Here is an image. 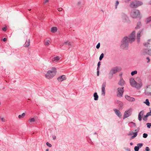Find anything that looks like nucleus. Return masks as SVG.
Instances as JSON below:
<instances>
[{"mask_svg":"<svg viewBox=\"0 0 151 151\" xmlns=\"http://www.w3.org/2000/svg\"><path fill=\"white\" fill-rule=\"evenodd\" d=\"M135 31H133L129 36V37L126 36L123 38L121 41V47L125 48H128L129 45V40L130 43H132L135 39Z\"/></svg>","mask_w":151,"mask_h":151,"instance_id":"f257e3e1","label":"nucleus"},{"mask_svg":"<svg viewBox=\"0 0 151 151\" xmlns=\"http://www.w3.org/2000/svg\"><path fill=\"white\" fill-rule=\"evenodd\" d=\"M121 68L119 66H116L110 70L108 74V78L109 79H111L114 74L120 71L121 70Z\"/></svg>","mask_w":151,"mask_h":151,"instance_id":"f03ea898","label":"nucleus"},{"mask_svg":"<svg viewBox=\"0 0 151 151\" xmlns=\"http://www.w3.org/2000/svg\"><path fill=\"white\" fill-rule=\"evenodd\" d=\"M57 72L56 69L55 67H52L51 70H49L45 75L46 78L48 79L53 78Z\"/></svg>","mask_w":151,"mask_h":151,"instance_id":"7ed1b4c3","label":"nucleus"},{"mask_svg":"<svg viewBox=\"0 0 151 151\" xmlns=\"http://www.w3.org/2000/svg\"><path fill=\"white\" fill-rule=\"evenodd\" d=\"M129 82L131 86L137 89H139L142 86V84L141 81L139 83H137L135 81L133 78H131L130 79Z\"/></svg>","mask_w":151,"mask_h":151,"instance_id":"20e7f679","label":"nucleus"},{"mask_svg":"<svg viewBox=\"0 0 151 151\" xmlns=\"http://www.w3.org/2000/svg\"><path fill=\"white\" fill-rule=\"evenodd\" d=\"M143 2L140 1L134 0L131 2L130 6L132 8H136L143 4Z\"/></svg>","mask_w":151,"mask_h":151,"instance_id":"39448f33","label":"nucleus"},{"mask_svg":"<svg viewBox=\"0 0 151 151\" xmlns=\"http://www.w3.org/2000/svg\"><path fill=\"white\" fill-rule=\"evenodd\" d=\"M140 15V12L139 10L134 9L131 10L130 15L131 17L134 18H136L139 17Z\"/></svg>","mask_w":151,"mask_h":151,"instance_id":"423d86ee","label":"nucleus"},{"mask_svg":"<svg viewBox=\"0 0 151 151\" xmlns=\"http://www.w3.org/2000/svg\"><path fill=\"white\" fill-rule=\"evenodd\" d=\"M124 87L119 88H117V96L119 97H122L123 93L124 92Z\"/></svg>","mask_w":151,"mask_h":151,"instance_id":"0eeeda50","label":"nucleus"},{"mask_svg":"<svg viewBox=\"0 0 151 151\" xmlns=\"http://www.w3.org/2000/svg\"><path fill=\"white\" fill-rule=\"evenodd\" d=\"M132 111L131 109L125 111L124 113L123 119H124L130 116L132 114Z\"/></svg>","mask_w":151,"mask_h":151,"instance_id":"6e6552de","label":"nucleus"},{"mask_svg":"<svg viewBox=\"0 0 151 151\" xmlns=\"http://www.w3.org/2000/svg\"><path fill=\"white\" fill-rule=\"evenodd\" d=\"M150 85L147 86L145 90V94L147 96H151V87H150Z\"/></svg>","mask_w":151,"mask_h":151,"instance_id":"1a4fd4ad","label":"nucleus"},{"mask_svg":"<svg viewBox=\"0 0 151 151\" xmlns=\"http://www.w3.org/2000/svg\"><path fill=\"white\" fill-rule=\"evenodd\" d=\"M121 17L123 21L125 22H126L129 19L127 15L125 13H122L121 14Z\"/></svg>","mask_w":151,"mask_h":151,"instance_id":"9d476101","label":"nucleus"},{"mask_svg":"<svg viewBox=\"0 0 151 151\" xmlns=\"http://www.w3.org/2000/svg\"><path fill=\"white\" fill-rule=\"evenodd\" d=\"M106 86V83L104 82L103 83L101 87L102 92L101 94L102 95L104 96L105 95V87Z\"/></svg>","mask_w":151,"mask_h":151,"instance_id":"9b49d317","label":"nucleus"},{"mask_svg":"<svg viewBox=\"0 0 151 151\" xmlns=\"http://www.w3.org/2000/svg\"><path fill=\"white\" fill-rule=\"evenodd\" d=\"M144 114V111L143 110L140 111L138 115V119L140 121L142 120Z\"/></svg>","mask_w":151,"mask_h":151,"instance_id":"f8f14e48","label":"nucleus"},{"mask_svg":"<svg viewBox=\"0 0 151 151\" xmlns=\"http://www.w3.org/2000/svg\"><path fill=\"white\" fill-rule=\"evenodd\" d=\"M143 29L139 31L137 33V40L138 42L140 41V37L141 36V33L142 32Z\"/></svg>","mask_w":151,"mask_h":151,"instance_id":"ddd939ff","label":"nucleus"},{"mask_svg":"<svg viewBox=\"0 0 151 151\" xmlns=\"http://www.w3.org/2000/svg\"><path fill=\"white\" fill-rule=\"evenodd\" d=\"M66 79L65 76L63 75L60 76L58 77L57 78L59 82H61L64 80H65Z\"/></svg>","mask_w":151,"mask_h":151,"instance_id":"4468645a","label":"nucleus"},{"mask_svg":"<svg viewBox=\"0 0 151 151\" xmlns=\"http://www.w3.org/2000/svg\"><path fill=\"white\" fill-rule=\"evenodd\" d=\"M125 98L127 100L130 101H133L135 100V99L132 97H130L128 95H126Z\"/></svg>","mask_w":151,"mask_h":151,"instance_id":"2eb2a0df","label":"nucleus"},{"mask_svg":"<svg viewBox=\"0 0 151 151\" xmlns=\"http://www.w3.org/2000/svg\"><path fill=\"white\" fill-rule=\"evenodd\" d=\"M116 103L118 105L119 109H122L123 106V103L122 101H117Z\"/></svg>","mask_w":151,"mask_h":151,"instance_id":"dca6fc26","label":"nucleus"},{"mask_svg":"<svg viewBox=\"0 0 151 151\" xmlns=\"http://www.w3.org/2000/svg\"><path fill=\"white\" fill-rule=\"evenodd\" d=\"M113 110L115 112L116 114L120 118L121 117L122 115L120 111L116 109H114Z\"/></svg>","mask_w":151,"mask_h":151,"instance_id":"f3484780","label":"nucleus"},{"mask_svg":"<svg viewBox=\"0 0 151 151\" xmlns=\"http://www.w3.org/2000/svg\"><path fill=\"white\" fill-rule=\"evenodd\" d=\"M72 42H65L63 43H62L61 45H60V47L61 48L64 45H67L68 44V45L70 46L72 44Z\"/></svg>","mask_w":151,"mask_h":151,"instance_id":"a211bd4d","label":"nucleus"},{"mask_svg":"<svg viewBox=\"0 0 151 151\" xmlns=\"http://www.w3.org/2000/svg\"><path fill=\"white\" fill-rule=\"evenodd\" d=\"M143 52H144L146 54H147L150 55L151 56V50H148L147 49H145L143 50Z\"/></svg>","mask_w":151,"mask_h":151,"instance_id":"6ab92c4d","label":"nucleus"},{"mask_svg":"<svg viewBox=\"0 0 151 151\" xmlns=\"http://www.w3.org/2000/svg\"><path fill=\"white\" fill-rule=\"evenodd\" d=\"M30 40L29 39L27 40L25 43L24 45V47H28L30 45Z\"/></svg>","mask_w":151,"mask_h":151,"instance_id":"aec40b11","label":"nucleus"},{"mask_svg":"<svg viewBox=\"0 0 151 151\" xmlns=\"http://www.w3.org/2000/svg\"><path fill=\"white\" fill-rule=\"evenodd\" d=\"M60 58L58 56H56L54 58H53L52 59V61L54 63L57 62L59 60Z\"/></svg>","mask_w":151,"mask_h":151,"instance_id":"412c9836","label":"nucleus"},{"mask_svg":"<svg viewBox=\"0 0 151 151\" xmlns=\"http://www.w3.org/2000/svg\"><path fill=\"white\" fill-rule=\"evenodd\" d=\"M101 65V62L99 61L98 62V64H97V76H99V69L100 68V65Z\"/></svg>","mask_w":151,"mask_h":151,"instance_id":"4be33fe9","label":"nucleus"},{"mask_svg":"<svg viewBox=\"0 0 151 151\" xmlns=\"http://www.w3.org/2000/svg\"><path fill=\"white\" fill-rule=\"evenodd\" d=\"M125 83V82L124 80L122 78L121 79L119 82L118 84L121 86H123Z\"/></svg>","mask_w":151,"mask_h":151,"instance_id":"5701e85b","label":"nucleus"},{"mask_svg":"<svg viewBox=\"0 0 151 151\" xmlns=\"http://www.w3.org/2000/svg\"><path fill=\"white\" fill-rule=\"evenodd\" d=\"M141 24L140 21H139L137 24V26L135 28L136 29H139L141 26Z\"/></svg>","mask_w":151,"mask_h":151,"instance_id":"b1692460","label":"nucleus"},{"mask_svg":"<svg viewBox=\"0 0 151 151\" xmlns=\"http://www.w3.org/2000/svg\"><path fill=\"white\" fill-rule=\"evenodd\" d=\"M93 97H94V100L95 101H97L98 100L99 98V96L97 95L96 92H95L93 94Z\"/></svg>","mask_w":151,"mask_h":151,"instance_id":"393cba45","label":"nucleus"},{"mask_svg":"<svg viewBox=\"0 0 151 151\" xmlns=\"http://www.w3.org/2000/svg\"><path fill=\"white\" fill-rule=\"evenodd\" d=\"M150 21H151V16H150L146 19V20L145 21L146 24H147Z\"/></svg>","mask_w":151,"mask_h":151,"instance_id":"a878e982","label":"nucleus"},{"mask_svg":"<svg viewBox=\"0 0 151 151\" xmlns=\"http://www.w3.org/2000/svg\"><path fill=\"white\" fill-rule=\"evenodd\" d=\"M57 28L56 27H53L51 29V32L53 33H55L57 31Z\"/></svg>","mask_w":151,"mask_h":151,"instance_id":"bb28decb","label":"nucleus"},{"mask_svg":"<svg viewBox=\"0 0 151 151\" xmlns=\"http://www.w3.org/2000/svg\"><path fill=\"white\" fill-rule=\"evenodd\" d=\"M25 114L24 113H23L21 115H19L18 116V118L19 119H21L23 118L25 116Z\"/></svg>","mask_w":151,"mask_h":151,"instance_id":"cd10ccee","label":"nucleus"},{"mask_svg":"<svg viewBox=\"0 0 151 151\" xmlns=\"http://www.w3.org/2000/svg\"><path fill=\"white\" fill-rule=\"evenodd\" d=\"M144 103L147 106H149L150 105V103L149 102L148 99H146L145 101L144 102Z\"/></svg>","mask_w":151,"mask_h":151,"instance_id":"c85d7f7f","label":"nucleus"},{"mask_svg":"<svg viewBox=\"0 0 151 151\" xmlns=\"http://www.w3.org/2000/svg\"><path fill=\"white\" fill-rule=\"evenodd\" d=\"M50 42V41L49 40H47L45 42V45L46 46H48L49 45Z\"/></svg>","mask_w":151,"mask_h":151,"instance_id":"c756f323","label":"nucleus"},{"mask_svg":"<svg viewBox=\"0 0 151 151\" xmlns=\"http://www.w3.org/2000/svg\"><path fill=\"white\" fill-rule=\"evenodd\" d=\"M104 57V54L103 53H102L101 54L100 56V57L99 58V60L101 61V60Z\"/></svg>","mask_w":151,"mask_h":151,"instance_id":"7c9ffc66","label":"nucleus"},{"mask_svg":"<svg viewBox=\"0 0 151 151\" xmlns=\"http://www.w3.org/2000/svg\"><path fill=\"white\" fill-rule=\"evenodd\" d=\"M137 147L139 149V148L143 146V144L142 143H139L137 144Z\"/></svg>","mask_w":151,"mask_h":151,"instance_id":"2f4dec72","label":"nucleus"},{"mask_svg":"<svg viewBox=\"0 0 151 151\" xmlns=\"http://www.w3.org/2000/svg\"><path fill=\"white\" fill-rule=\"evenodd\" d=\"M29 121L30 122H35V119L34 118H32L29 119Z\"/></svg>","mask_w":151,"mask_h":151,"instance_id":"473e14b6","label":"nucleus"},{"mask_svg":"<svg viewBox=\"0 0 151 151\" xmlns=\"http://www.w3.org/2000/svg\"><path fill=\"white\" fill-rule=\"evenodd\" d=\"M137 70H134V71L132 72L131 73V75H132V76H133L134 75L137 74Z\"/></svg>","mask_w":151,"mask_h":151,"instance_id":"72a5a7b5","label":"nucleus"},{"mask_svg":"<svg viewBox=\"0 0 151 151\" xmlns=\"http://www.w3.org/2000/svg\"><path fill=\"white\" fill-rule=\"evenodd\" d=\"M119 4V2L118 1H116L115 4V8L116 9L117 8V6L118 4Z\"/></svg>","mask_w":151,"mask_h":151,"instance_id":"f704fd0d","label":"nucleus"},{"mask_svg":"<svg viewBox=\"0 0 151 151\" xmlns=\"http://www.w3.org/2000/svg\"><path fill=\"white\" fill-rule=\"evenodd\" d=\"M148 136L147 134L146 133H144L143 134V137L144 138H146Z\"/></svg>","mask_w":151,"mask_h":151,"instance_id":"c9c22d12","label":"nucleus"},{"mask_svg":"<svg viewBox=\"0 0 151 151\" xmlns=\"http://www.w3.org/2000/svg\"><path fill=\"white\" fill-rule=\"evenodd\" d=\"M139 148L137 146H136L134 147V150L135 151H138Z\"/></svg>","mask_w":151,"mask_h":151,"instance_id":"e433bc0d","label":"nucleus"},{"mask_svg":"<svg viewBox=\"0 0 151 151\" xmlns=\"http://www.w3.org/2000/svg\"><path fill=\"white\" fill-rule=\"evenodd\" d=\"M148 116L146 114L145 115V116L143 118V119L144 121H146L147 120V117Z\"/></svg>","mask_w":151,"mask_h":151,"instance_id":"4c0bfd02","label":"nucleus"},{"mask_svg":"<svg viewBox=\"0 0 151 151\" xmlns=\"http://www.w3.org/2000/svg\"><path fill=\"white\" fill-rule=\"evenodd\" d=\"M46 145H47L49 147H52V145L50 143L48 142H47L46 143Z\"/></svg>","mask_w":151,"mask_h":151,"instance_id":"58836bf2","label":"nucleus"},{"mask_svg":"<svg viewBox=\"0 0 151 151\" xmlns=\"http://www.w3.org/2000/svg\"><path fill=\"white\" fill-rule=\"evenodd\" d=\"M147 125V127L150 128L151 127V123H147L146 124Z\"/></svg>","mask_w":151,"mask_h":151,"instance_id":"ea45409f","label":"nucleus"},{"mask_svg":"<svg viewBox=\"0 0 151 151\" xmlns=\"http://www.w3.org/2000/svg\"><path fill=\"white\" fill-rule=\"evenodd\" d=\"M100 44L99 42V43H98V44H97V45L96 46V48H97V49H99L100 47Z\"/></svg>","mask_w":151,"mask_h":151,"instance_id":"a19ab883","label":"nucleus"},{"mask_svg":"<svg viewBox=\"0 0 151 151\" xmlns=\"http://www.w3.org/2000/svg\"><path fill=\"white\" fill-rule=\"evenodd\" d=\"M133 136L135 137H136L137 136V132H133Z\"/></svg>","mask_w":151,"mask_h":151,"instance_id":"79ce46f5","label":"nucleus"},{"mask_svg":"<svg viewBox=\"0 0 151 151\" xmlns=\"http://www.w3.org/2000/svg\"><path fill=\"white\" fill-rule=\"evenodd\" d=\"M133 132L132 131H130L129 133L128 134V135H131L132 134H133Z\"/></svg>","mask_w":151,"mask_h":151,"instance_id":"37998d69","label":"nucleus"},{"mask_svg":"<svg viewBox=\"0 0 151 151\" xmlns=\"http://www.w3.org/2000/svg\"><path fill=\"white\" fill-rule=\"evenodd\" d=\"M146 115L148 116H151V111H150V112H148L147 113Z\"/></svg>","mask_w":151,"mask_h":151,"instance_id":"c03bdc74","label":"nucleus"},{"mask_svg":"<svg viewBox=\"0 0 151 151\" xmlns=\"http://www.w3.org/2000/svg\"><path fill=\"white\" fill-rule=\"evenodd\" d=\"M0 119H1V121L2 122H5V119L4 118L1 117H0Z\"/></svg>","mask_w":151,"mask_h":151,"instance_id":"a18cd8bd","label":"nucleus"},{"mask_svg":"<svg viewBox=\"0 0 151 151\" xmlns=\"http://www.w3.org/2000/svg\"><path fill=\"white\" fill-rule=\"evenodd\" d=\"M150 150L148 147H146L145 148V151H150Z\"/></svg>","mask_w":151,"mask_h":151,"instance_id":"49530a36","label":"nucleus"},{"mask_svg":"<svg viewBox=\"0 0 151 151\" xmlns=\"http://www.w3.org/2000/svg\"><path fill=\"white\" fill-rule=\"evenodd\" d=\"M146 59L148 60V61H147V63H149L150 62V59L148 57H147L146 58Z\"/></svg>","mask_w":151,"mask_h":151,"instance_id":"de8ad7c7","label":"nucleus"},{"mask_svg":"<svg viewBox=\"0 0 151 151\" xmlns=\"http://www.w3.org/2000/svg\"><path fill=\"white\" fill-rule=\"evenodd\" d=\"M2 30L4 31H5L6 30V29L5 27H3L2 28Z\"/></svg>","mask_w":151,"mask_h":151,"instance_id":"09e8293b","label":"nucleus"},{"mask_svg":"<svg viewBox=\"0 0 151 151\" xmlns=\"http://www.w3.org/2000/svg\"><path fill=\"white\" fill-rule=\"evenodd\" d=\"M130 123H132V124L134 126V127H136V124L134 122H130Z\"/></svg>","mask_w":151,"mask_h":151,"instance_id":"8fccbe9b","label":"nucleus"},{"mask_svg":"<svg viewBox=\"0 0 151 151\" xmlns=\"http://www.w3.org/2000/svg\"><path fill=\"white\" fill-rule=\"evenodd\" d=\"M62 8H58V10L59 11H61L62 10Z\"/></svg>","mask_w":151,"mask_h":151,"instance_id":"3c124183","label":"nucleus"},{"mask_svg":"<svg viewBox=\"0 0 151 151\" xmlns=\"http://www.w3.org/2000/svg\"><path fill=\"white\" fill-rule=\"evenodd\" d=\"M127 151H131L130 149L129 148H127L125 149Z\"/></svg>","mask_w":151,"mask_h":151,"instance_id":"603ef678","label":"nucleus"},{"mask_svg":"<svg viewBox=\"0 0 151 151\" xmlns=\"http://www.w3.org/2000/svg\"><path fill=\"white\" fill-rule=\"evenodd\" d=\"M52 138H53V140H55L56 138V137L55 135H53L52 136Z\"/></svg>","mask_w":151,"mask_h":151,"instance_id":"864d4df0","label":"nucleus"},{"mask_svg":"<svg viewBox=\"0 0 151 151\" xmlns=\"http://www.w3.org/2000/svg\"><path fill=\"white\" fill-rule=\"evenodd\" d=\"M6 40H7V39L6 38H4L3 39V41L4 42H5V41H6Z\"/></svg>","mask_w":151,"mask_h":151,"instance_id":"5fc2aeb1","label":"nucleus"},{"mask_svg":"<svg viewBox=\"0 0 151 151\" xmlns=\"http://www.w3.org/2000/svg\"><path fill=\"white\" fill-rule=\"evenodd\" d=\"M49 1L48 0H45L44 2V3L45 4V3L47 2H48Z\"/></svg>","mask_w":151,"mask_h":151,"instance_id":"6e6d98bb","label":"nucleus"},{"mask_svg":"<svg viewBox=\"0 0 151 151\" xmlns=\"http://www.w3.org/2000/svg\"><path fill=\"white\" fill-rule=\"evenodd\" d=\"M81 4V2L79 1V2H78V3H77V5L78 6H79L80 4Z\"/></svg>","mask_w":151,"mask_h":151,"instance_id":"4d7b16f0","label":"nucleus"},{"mask_svg":"<svg viewBox=\"0 0 151 151\" xmlns=\"http://www.w3.org/2000/svg\"><path fill=\"white\" fill-rule=\"evenodd\" d=\"M134 137H134L133 136H132V137H131V139H134Z\"/></svg>","mask_w":151,"mask_h":151,"instance_id":"13d9d810","label":"nucleus"},{"mask_svg":"<svg viewBox=\"0 0 151 151\" xmlns=\"http://www.w3.org/2000/svg\"><path fill=\"white\" fill-rule=\"evenodd\" d=\"M130 145H133V143L132 142H130Z\"/></svg>","mask_w":151,"mask_h":151,"instance_id":"bf43d9fd","label":"nucleus"},{"mask_svg":"<svg viewBox=\"0 0 151 151\" xmlns=\"http://www.w3.org/2000/svg\"><path fill=\"white\" fill-rule=\"evenodd\" d=\"M149 4L151 5V0L149 2Z\"/></svg>","mask_w":151,"mask_h":151,"instance_id":"052dcab7","label":"nucleus"},{"mask_svg":"<svg viewBox=\"0 0 151 151\" xmlns=\"http://www.w3.org/2000/svg\"><path fill=\"white\" fill-rule=\"evenodd\" d=\"M46 151H49V149H47L46 150Z\"/></svg>","mask_w":151,"mask_h":151,"instance_id":"680f3d73","label":"nucleus"},{"mask_svg":"<svg viewBox=\"0 0 151 151\" xmlns=\"http://www.w3.org/2000/svg\"><path fill=\"white\" fill-rule=\"evenodd\" d=\"M96 132H95L94 133V134H96Z\"/></svg>","mask_w":151,"mask_h":151,"instance_id":"e2e57ef3","label":"nucleus"},{"mask_svg":"<svg viewBox=\"0 0 151 151\" xmlns=\"http://www.w3.org/2000/svg\"><path fill=\"white\" fill-rule=\"evenodd\" d=\"M135 131H137V129H135Z\"/></svg>","mask_w":151,"mask_h":151,"instance_id":"0e129e2a","label":"nucleus"},{"mask_svg":"<svg viewBox=\"0 0 151 151\" xmlns=\"http://www.w3.org/2000/svg\"><path fill=\"white\" fill-rule=\"evenodd\" d=\"M4 88H4H4H3V89H4Z\"/></svg>","mask_w":151,"mask_h":151,"instance_id":"69168bd1","label":"nucleus"},{"mask_svg":"<svg viewBox=\"0 0 151 151\" xmlns=\"http://www.w3.org/2000/svg\"><path fill=\"white\" fill-rule=\"evenodd\" d=\"M145 55V54H143V55Z\"/></svg>","mask_w":151,"mask_h":151,"instance_id":"338daca9","label":"nucleus"}]
</instances>
